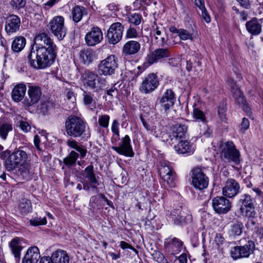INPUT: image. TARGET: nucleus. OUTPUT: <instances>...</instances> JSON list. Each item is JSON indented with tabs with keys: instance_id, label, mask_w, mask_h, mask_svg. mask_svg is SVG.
Instances as JSON below:
<instances>
[{
	"instance_id": "1",
	"label": "nucleus",
	"mask_w": 263,
	"mask_h": 263,
	"mask_svg": "<svg viewBox=\"0 0 263 263\" xmlns=\"http://www.w3.org/2000/svg\"><path fill=\"white\" fill-rule=\"evenodd\" d=\"M56 49L57 46L48 34L39 33L28 56L30 66L38 69L49 67L56 57Z\"/></svg>"
},
{
	"instance_id": "2",
	"label": "nucleus",
	"mask_w": 263,
	"mask_h": 263,
	"mask_svg": "<svg viewBox=\"0 0 263 263\" xmlns=\"http://www.w3.org/2000/svg\"><path fill=\"white\" fill-rule=\"evenodd\" d=\"M65 127L67 134L71 137L83 139L90 136L87 122L80 117L75 115L68 116L65 120Z\"/></svg>"
},
{
	"instance_id": "3",
	"label": "nucleus",
	"mask_w": 263,
	"mask_h": 263,
	"mask_svg": "<svg viewBox=\"0 0 263 263\" xmlns=\"http://www.w3.org/2000/svg\"><path fill=\"white\" fill-rule=\"evenodd\" d=\"M1 158L5 160L4 165L6 170L10 172L23 165L27 160L28 156L26 152L22 149H18L11 154L7 150L1 153Z\"/></svg>"
},
{
	"instance_id": "4",
	"label": "nucleus",
	"mask_w": 263,
	"mask_h": 263,
	"mask_svg": "<svg viewBox=\"0 0 263 263\" xmlns=\"http://www.w3.org/2000/svg\"><path fill=\"white\" fill-rule=\"evenodd\" d=\"M217 145L222 161L233 162L235 164L240 163V153L232 142L220 141Z\"/></svg>"
},
{
	"instance_id": "5",
	"label": "nucleus",
	"mask_w": 263,
	"mask_h": 263,
	"mask_svg": "<svg viewBox=\"0 0 263 263\" xmlns=\"http://www.w3.org/2000/svg\"><path fill=\"white\" fill-rule=\"evenodd\" d=\"M166 215L176 225L182 226L192 220V215L186 212L185 208L181 206H176L171 211H168Z\"/></svg>"
},
{
	"instance_id": "6",
	"label": "nucleus",
	"mask_w": 263,
	"mask_h": 263,
	"mask_svg": "<svg viewBox=\"0 0 263 263\" xmlns=\"http://www.w3.org/2000/svg\"><path fill=\"white\" fill-rule=\"evenodd\" d=\"M64 18L62 16H55L49 22L48 28L51 33L61 41L67 34V28L64 25Z\"/></svg>"
},
{
	"instance_id": "7",
	"label": "nucleus",
	"mask_w": 263,
	"mask_h": 263,
	"mask_svg": "<svg viewBox=\"0 0 263 263\" xmlns=\"http://www.w3.org/2000/svg\"><path fill=\"white\" fill-rule=\"evenodd\" d=\"M159 172L163 180L171 187L175 186V173L171 163L166 161L161 160L159 163Z\"/></svg>"
},
{
	"instance_id": "8",
	"label": "nucleus",
	"mask_w": 263,
	"mask_h": 263,
	"mask_svg": "<svg viewBox=\"0 0 263 263\" xmlns=\"http://www.w3.org/2000/svg\"><path fill=\"white\" fill-rule=\"evenodd\" d=\"M85 177L88 181H84L83 183V189L86 191H92L94 194L99 192L98 186L99 183L96 177V175L93 173V166L90 165L85 168Z\"/></svg>"
},
{
	"instance_id": "9",
	"label": "nucleus",
	"mask_w": 263,
	"mask_h": 263,
	"mask_svg": "<svg viewBox=\"0 0 263 263\" xmlns=\"http://www.w3.org/2000/svg\"><path fill=\"white\" fill-rule=\"evenodd\" d=\"M192 182L195 188L199 190L206 189L209 184V178L201 168L192 170Z\"/></svg>"
},
{
	"instance_id": "10",
	"label": "nucleus",
	"mask_w": 263,
	"mask_h": 263,
	"mask_svg": "<svg viewBox=\"0 0 263 263\" xmlns=\"http://www.w3.org/2000/svg\"><path fill=\"white\" fill-rule=\"evenodd\" d=\"M117 67V58L115 55H111L101 61L98 65V71L100 74L105 76L111 75L114 73Z\"/></svg>"
},
{
	"instance_id": "11",
	"label": "nucleus",
	"mask_w": 263,
	"mask_h": 263,
	"mask_svg": "<svg viewBox=\"0 0 263 263\" xmlns=\"http://www.w3.org/2000/svg\"><path fill=\"white\" fill-rule=\"evenodd\" d=\"M111 149L118 154L126 157H132L134 156L132 146L130 143V138L128 135H125L121 139L118 146H112Z\"/></svg>"
},
{
	"instance_id": "12",
	"label": "nucleus",
	"mask_w": 263,
	"mask_h": 263,
	"mask_svg": "<svg viewBox=\"0 0 263 263\" xmlns=\"http://www.w3.org/2000/svg\"><path fill=\"white\" fill-rule=\"evenodd\" d=\"M124 26L120 22L112 24L109 28L107 37L110 44H116L122 39Z\"/></svg>"
},
{
	"instance_id": "13",
	"label": "nucleus",
	"mask_w": 263,
	"mask_h": 263,
	"mask_svg": "<svg viewBox=\"0 0 263 263\" xmlns=\"http://www.w3.org/2000/svg\"><path fill=\"white\" fill-rule=\"evenodd\" d=\"M212 207L218 214H225L230 211L232 203L225 196H217L212 200Z\"/></svg>"
},
{
	"instance_id": "14",
	"label": "nucleus",
	"mask_w": 263,
	"mask_h": 263,
	"mask_svg": "<svg viewBox=\"0 0 263 263\" xmlns=\"http://www.w3.org/2000/svg\"><path fill=\"white\" fill-rule=\"evenodd\" d=\"M164 248L168 253L174 255L179 254L185 249L181 240L172 236L165 239Z\"/></svg>"
},
{
	"instance_id": "15",
	"label": "nucleus",
	"mask_w": 263,
	"mask_h": 263,
	"mask_svg": "<svg viewBox=\"0 0 263 263\" xmlns=\"http://www.w3.org/2000/svg\"><path fill=\"white\" fill-rule=\"evenodd\" d=\"M232 92L233 93L235 103L239 105L243 111L246 112L247 115L250 118H251L252 116L251 109L249 106L245 96L240 89L237 87L235 88L234 87H232Z\"/></svg>"
},
{
	"instance_id": "16",
	"label": "nucleus",
	"mask_w": 263,
	"mask_h": 263,
	"mask_svg": "<svg viewBox=\"0 0 263 263\" xmlns=\"http://www.w3.org/2000/svg\"><path fill=\"white\" fill-rule=\"evenodd\" d=\"M239 191V183L235 179L230 178L226 181L222 192L224 196L232 198L238 194Z\"/></svg>"
},
{
	"instance_id": "17",
	"label": "nucleus",
	"mask_w": 263,
	"mask_h": 263,
	"mask_svg": "<svg viewBox=\"0 0 263 263\" xmlns=\"http://www.w3.org/2000/svg\"><path fill=\"white\" fill-rule=\"evenodd\" d=\"M21 26L20 18L14 14L9 15L6 20L5 29L9 35L18 31Z\"/></svg>"
},
{
	"instance_id": "18",
	"label": "nucleus",
	"mask_w": 263,
	"mask_h": 263,
	"mask_svg": "<svg viewBox=\"0 0 263 263\" xmlns=\"http://www.w3.org/2000/svg\"><path fill=\"white\" fill-rule=\"evenodd\" d=\"M170 55V51L167 48H157L147 55L146 60L148 63L152 65Z\"/></svg>"
},
{
	"instance_id": "19",
	"label": "nucleus",
	"mask_w": 263,
	"mask_h": 263,
	"mask_svg": "<svg viewBox=\"0 0 263 263\" xmlns=\"http://www.w3.org/2000/svg\"><path fill=\"white\" fill-rule=\"evenodd\" d=\"M103 33L100 28L98 27H93L90 31L85 35V41L89 46H95L103 40Z\"/></svg>"
},
{
	"instance_id": "20",
	"label": "nucleus",
	"mask_w": 263,
	"mask_h": 263,
	"mask_svg": "<svg viewBox=\"0 0 263 263\" xmlns=\"http://www.w3.org/2000/svg\"><path fill=\"white\" fill-rule=\"evenodd\" d=\"M28 93L29 99H26L23 101V104L26 107H29L37 103L42 95L41 88L36 86L29 87Z\"/></svg>"
},
{
	"instance_id": "21",
	"label": "nucleus",
	"mask_w": 263,
	"mask_h": 263,
	"mask_svg": "<svg viewBox=\"0 0 263 263\" xmlns=\"http://www.w3.org/2000/svg\"><path fill=\"white\" fill-rule=\"evenodd\" d=\"M174 92L171 89H167L161 97L159 103L162 109L166 111L174 105Z\"/></svg>"
},
{
	"instance_id": "22",
	"label": "nucleus",
	"mask_w": 263,
	"mask_h": 263,
	"mask_svg": "<svg viewBox=\"0 0 263 263\" xmlns=\"http://www.w3.org/2000/svg\"><path fill=\"white\" fill-rule=\"evenodd\" d=\"M40 257L39 248L32 247L27 250L22 259V263H37Z\"/></svg>"
},
{
	"instance_id": "23",
	"label": "nucleus",
	"mask_w": 263,
	"mask_h": 263,
	"mask_svg": "<svg viewBox=\"0 0 263 263\" xmlns=\"http://www.w3.org/2000/svg\"><path fill=\"white\" fill-rule=\"evenodd\" d=\"M141 48L140 44L136 41L127 42L123 46L122 53L125 56H129L137 53Z\"/></svg>"
},
{
	"instance_id": "24",
	"label": "nucleus",
	"mask_w": 263,
	"mask_h": 263,
	"mask_svg": "<svg viewBox=\"0 0 263 263\" xmlns=\"http://www.w3.org/2000/svg\"><path fill=\"white\" fill-rule=\"evenodd\" d=\"M187 126L185 125H176L173 127L172 132L170 134L169 138L172 143L173 141L178 142L180 139L185 137L187 131Z\"/></svg>"
},
{
	"instance_id": "25",
	"label": "nucleus",
	"mask_w": 263,
	"mask_h": 263,
	"mask_svg": "<svg viewBox=\"0 0 263 263\" xmlns=\"http://www.w3.org/2000/svg\"><path fill=\"white\" fill-rule=\"evenodd\" d=\"M23 239L20 237H15L10 243V247L15 258L16 262H19L21 259V251L23 249L22 242Z\"/></svg>"
},
{
	"instance_id": "26",
	"label": "nucleus",
	"mask_w": 263,
	"mask_h": 263,
	"mask_svg": "<svg viewBox=\"0 0 263 263\" xmlns=\"http://www.w3.org/2000/svg\"><path fill=\"white\" fill-rule=\"evenodd\" d=\"M261 20L257 18H253L249 21L247 22L246 27L247 31L253 35H257L261 32Z\"/></svg>"
},
{
	"instance_id": "27",
	"label": "nucleus",
	"mask_w": 263,
	"mask_h": 263,
	"mask_svg": "<svg viewBox=\"0 0 263 263\" xmlns=\"http://www.w3.org/2000/svg\"><path fill=\"white\" fill-rule=\"evenodd\" d=\"M174 149L178 154L191 155L194 152L192 144L187 140H181L178 144L175 145Z\"/></svg>"
},
{
	"instance_id": "28",
	"label": "nucleus",
	"mask_w": 263,
	"mask_h": 263,
	"mask_svg": "<svg viewBox=\"0 0 263 263\" xmlns=\"http://www.w3.org/2000/svg\"><path fill=\"white\" fill-rule=\"evenodd\" d=\"M52 263H69V258L67 252L63 250L54 251L49 257Z\"/></svg>"
},
{
	"instance_id": "29",
	"label": "nucleus",
	"mask_w": 263,
	"mask_h": 263,
	"mask_svg": "<svg viewBox=\"0 0 263 263\" xmlns=\"http://www.w3.org/2000/svg\"><path fill=\"white\" fill-rule=\"evenodd\" d=\"M26 91V87L24 83H19L13 89L12 98L15 102H20L24 98Z\"/></svg>"
},
{
	"instance_id": "30",
	"label": "nucleus",
	"mask_w": 263,
	"mask_h": 263,
	"mask_svg": "<svg viewBox=\"0 0 263 263\" xmlns=\"http://www.w3.org/2000/svg\"><path fill=\"white\" fill-rule=\"evenodd\" d=\"M26 44V40L24 36H16L12 42L11 50L14 53H18L24 48Z\"/></svg>"
},
{
	"instance_id": "31",
	"label": "nucleus",
	"mask_w": 263,
	"mask_h": 263,
	"mask_svg": "<svg viewBox=\"0 0 263 263\" xmlns=\"http://www.w3.org/2000/svg\"><path fill=\"white\" fill-rule=\"evenodd\" d=\"M87 14L86 9L82 6H76L71 10V15L73 21L75 23L79 22L84 15Z\"/></svg>"
},
{
	"instance_id": "32",
	"label": "nucleus",
	"mask_w": 263,
	"mask_h": 263,
	"mask_svg": "<svg viewBox=\"0 0 263 263\" xmlns=\"http://www.w3.org/2000/svg\"><path fill=\"white\" fill-rule=\"evenodd\" d=\"M80 80L83 82H100V78L94 72L88 70H85L81 74Z\"/></svg>"
},
{
	"instance_id": "33",
	"label": "nucleus",
	"mask_w": 263,
	"mask_h": 263,
	"mask_svg": "<svg viewBox=\"0 0 263 263\" xmlns=\"http://www.w3.org/2000/svg\"><path fill=\"white\" fill-rule=\"evenodd\" d=\"M67 145L70 147L76 149L80 153V157L84 158L87 153V149L82 145H80L79 143L73 139H69L66 142Z\"/></svg>"
},
{
	"instance_id": "34",
	"label": "nucleus",
	"mask_w": 263,
	"mask_h": 263,
	"mask_svg": "<svg viewBox=\"0 0 263 263\" xmlns=\"http://www.w3.org/2000/svg\"><path fill=\"white\" fill-rule=\"evenodd\" d=\"M93 59V54L90 49L84 48L79 52V60L84 64H89Z\"/></svg>"
},
{
	"instance_id": "35",
	"label": "nucleus",
	"mask_w": 263,
	"mask_h": 263,
	"mask_svg": "<svg viewBox=\"0 0 263 263\" xmlns=\"http://www.w3.org/2000/svg\"><path fill=\"white\" fill-rule=\"evenodd\" d=\"M255 246L254 242L252 240L248 241L247 243L243 246H239L241 256L248 257L253 252Z\"/></svg>"
},
{
	"instance_id": "36",
	"label": "nucleus",
	"mask_w": 263,
	"mask_h": 263,
	"mask_svg": "<svg viewBox=\"0 0 263 263\" xmlns=\"http://www.w3.org/2000/svg\"><path fill=\"white\" fill-rule=\"evenodd\" d=\"M240 211L243 216L249 219H253L257 217L255 204L246 208H240Z\"/></svg>"
},
{
	"instance_id": "37",
	"label": "nucleus",
	"mask_w": 263,
	"mask_h": 263,
	"mask_svg": "<svg viewBox=\"0 0 263 263\" xmlns=\"http://www.w3.org/2000/svg\"><path fill=\"white\" fill-rule=\"evenodd\" d=\"M255 201L251 196L247 194H243L241 196L238 203L240 204V208H246L250 205L254 204Z\"/></svg>"
},
{
	"instance_id": "38",
	"label": "nucleus",
	"mask_w": 263,
	"mask_h": 263,
	"mask_svg": "<svg viewBox=\"0 0 263 263\" xmlns=\"http://www.w3.org/2000/svg\"><path fill=\"white\" fill-rule=\"evenodd\" d=\"M243 225L241 222L235 221L230 226V232L233 236H239L241 234Z\"/></svg>"
},
{
	"instance_id": "39",
	"label": "nucleus",
	"mask_w": 263,
	"mask_h": 263,
	"mask_svg": "<svg viewBox=\"0 0 263 263\" xmlns=\"http://www.w3.org/2000/svg\"><path fill=\"white\" fill-rule=\"evenodd\" d=\"M79 155L74 151H71L69 154L63 159V162L67 166H70L74 164Z\"/></svg>"
},
{
	"instance_id": "40",
	"label": "nucleus",
	"mask_w": 263,
	"mask_h": 263,
	"mask_svg": "<svg viewBox=\"0 0 263 263\" xmlns=\"http://www.w3.org/2000/svg\"><path fill=\"white\" fill-rule=\"evenodd\" d=\"M12 130V125L8 123H0V138L5 140L8 133Z\"/></svg>"
},
{
	"instance_id": "41",
	"label": "nucleus",
	"mask_w": 263,
	"mask_h": 263,
	"mask_svg": "<svg viewBox=\"0 0 263 263\" xmlns=\"http://www.w3.org/2000/svg\"><path fill=\"white\" fill-rule=\"evenodd\" d=\"M153 257L154 260L156 261L158 263H170L165 258L164 255L158 250H153L151 249V252H149Z\"/></svg>"
},
{
	"instance_id": "42",
	"label": "nucleus",
	"mask_w": 263,
	"mask_h": 263,
	"mask_svg": "<svg viewBox=\"0 0 263 263\" xmlns=\"http://www.w3.org/2000/svg\"><path fill=\"white\" fill-rule=\"evenodd\" d=\"M18 208L23 213H27L32 209L31 201L27 199H23L20 202Z\"/></svg>"
},
{
	"instance_id": "43",
	"label": "nucleus",
	"mask_w": 263,
	"mask_h": 263,
	"mask_svg": "<svg viewBox=\"0 0 263 263\" xmlns=\"http://www.w3.org/2000/svg\"><path fill=\"white\" fill-rule=\"evenodd\" d=\"M158 83H141L140 90L141 92L147 93L154 91L158 86Z\"/></svg>"
},
{
	"instance_id": "44",
	"label": "nucleus",
	"mask_w": 263,
	"mask_h": 263,
	"mask_svg": "<svg viewBox=\"0 0 263 263\" xmlns=\"http://www.w3.org/2000/svg\"><path fill=\"white\" fill-rule=\"evenodd\" d=\"M52 107L53 103L49 100H46L40 104L38 106V109L43 115H45Z\"/></svg>"
},
{
	"instance_id": "45",
	"label": "nucleus",
	"mask_w": 263,
	"mask_h": 263,
	"mask_svg": "<svg viewBox=\"0 0 263 263\" xmlns=\"http://www.w3.org/2000/svg\"><path fill=\"white\" fill-rule=\"evenodd\" d=\"M154 32L155 38L156 40H157V43H159L160 46H163L167 42L166 37L162 35L161 31L159 30L158 27H157Z\"/></svg>"
},
{
	"instance_id": "46",
	"label": "nucleus",
	"mask_w": 263,
	"mask_h": 263,
	"mask_svg": "<svg viewBox=\"0 0 263 263\" xmlns=\"http://www.w3.org/2000/svg\"><path fill=\"white\" fill-rule=\"evenodd\" d=\"M142 20V17L141 15L138 13H134L130 14L128 17V21L134 25H139Z\"/></svg>"
},
{
	"instance_id": "47",
	"label": "nucleus",
	"mask_w": 263,
	"mask_h": 263,
	"mask_svg": "<svg viewBox=\"0 0 263 263\" xmlns=\"http://www.w3.org/2000/svg\"><path fill=\"white\" fill-rule=\"evenodd\" d=\"M29 222L31 225L33 226H37L40 225L46 224L47 223L46 218L44 217H34L30 219Z\"/></svg>"
},
{
	"instance_id": "48",
	"label": "nucleus",
	"mask_w": 263,
	"mask_h": 263,
	"mask_svg": "<svg viewBox=\"0 0 263 263\" xmlns=\"http://www.w3.org/2000/svg\"><path fill=\"white\" fill-rule=\"evenodd\" d=\"M110 117L107 115L100 116L98 119L99 125L104 128H107L109 125Z\"/></svg>"
},
{
	"instance_id": "49",
	"label": "nucleus",
	"mask_w": 263,
	"mask_h": 263,
	"mask_svg": "<svg viewBox=\"0 0 263 263\" xmlns=\"http://www.w3.org/2000/svg\"><path fill=\"white\" fill-rule=\"evenodd\" d=\"M178 36L182 40H193L192 35L188 31L183 29H180Z\"/></svg>"
},
{
	"instance_id": "50",
	"label": "nucleus",
	"mask_w": 263,
	"mask_h": 263,
	"mask_svg": "<svg viewBox=\"0 0 263 263\" xmlns=\"http://www.w3.org/2000/svg\"><path fill=\"white\" fill-rule=\"evenodd\" d=\"M26 0H11L10 4L13 8L19 9L25 7Z\"/></svg>"
},
{
	"instance_id": "51",
	"label": "nucleus",
	"mask_w": 263,
	"mask_h": 263,
	"mask_svg": "<svg viewBox=\"0 0 263 263\" xmlns=\"http://www.w3.org/2000/svg\"><path fill=\"white\" fill-rule=\"evenodd\" d=\"M226 111L227 108L226 105L222 104L218 107V113L221 121L225 122L226 121Z\"/></svg>"
},
{
	"instance_id": "52",
	"label": "nucleus",
	"mask_w": 263,
	"mask_h": 263,
	"mask_svg": "<svg viewBox=\"0 0 263 263\" xmlns=\"http://www.w3.org/2000/svg\"><path fill=\"white\" fill-rule=\"evenodd\" d=\"M240 251L239 246H235L232 248L230 251L232 257L235 260L242 258Z\"/></svg>"
},
{
	"instance_id": "53",
	"label": "nucleus",
	"mask_w": 263,
	"mask_h": 263,
	"mask_svg": "<svg viewBox=\"0 0 263 263\" xmlns=\"http://www.w3.org/2000/svg\"><path fill=\"white\" fill-rule=\"evenodd\" d=\"M19 127L24 133L28 132L31 129L29 123L25 120H20L18 122Z\"/></svg>"
},
{
	"instance_id": "54",
	"label": "nucleus",
	"mask_w": 263,
	"mask_h": 263,
	"mask_svg": "<svg viewBox=\"0 0 263 263\" xmlns=\"http://www.w3.org/2000/svg\"><path fill=\"white\" fill-rule=\"evenodd\" d=\"M193 115L195 119L201 121H204L205 117L203 112L198 108H195L193 110Z\"/></svg>"
},
{
	"instance_id": "55",
	"label": "nucleus",
	"mask_w": 263,
	"mask_h": 263,
	"mask_svg": "<svg viewBox=\"0 0 263 263\" xmlns=\"http://www.w3.org/2000/svg\"><path fill=\"white\" fill-rule=\"evenodd\" d=\"M138 36V33L136 29L130 26L126 31V37L127 38H135Z\"/></svg>"
},
{
	"instance_id": "56",
	"label": "nucleus",
	"mask_w": 263,
	"mask_h": 263,
	"mask_svg": "<svg viewBox=\"0 0 263 263\" xmlns=\"http://www.w3.org/2000/svg\"><path fill=\"white\" fill-rule=\"evenodd\" d=\"M38 154L41 157L42 161L45 163L48 162L51 159V155L47 151H42L41 149V151H39Z\"/></svg>"
},
{
	"instance_id": "57",
	"label": "nucleus",
	"mask_w": 263,
	"mask_h": 263,
	"mask_svg": "<svg viewBox=\"0 0 263 263\" xmlns=\"http://www.w3.org/2000/svg\"><path fill=\"white\" fill-rule=\"evenodd\" d=\"M161 80L158 79L157 76L156 74L152 73L148 74L145 78V80L142 82H159Z\"/></svg>"
},
{
	"instance_id": "58",
	"label": "nucleus",
	"mask_w": 263,
	"mask_h": 263,
	"mask_svg": "<svg viewBox=\"0 0 263 263\" xmlns=\"http://www.w3.org/2000/svg\"><path fill=\"white\" fill-rule=\"evenodd\" d=\"M240 126V130L244 133L247 129L249 128L250 126V122L249 120L246 118H243Z\"/></svg>"
},
{
	"instance_id": "59",
	"label": "nucleus",
	"mask_w": 263,
	"mask_h": 263,
	"mask_svg": "<svg viewBox=\"0 0 263 263\" xmlns=\"http://www.w3.org/2000/svg\"><path fill=\"white\" fill-rule=\"evenodd\" d=\"M168 64L172 67H178L180 65V60L178 58L169 59Z\"/></svg>"
},
{
	"instance_id": "60",
	"label": "nucleus",
	"mask_w": 263,
	"mask_h": 263,
	"mask_svg": "<svg viewBox=\"0 0 263 263\" xmlns=\"http://www.w3.org/2000/svg\"><path fill=\"white\" fill-rule=\"evenodd\" d=\"M59 1L60 0H49L47 2L43 5V8L46 10H48Z\"/></svg>"
},
{
	"instance_id": "61",
	"label": "nucleus",
	"mask_w": 263,
	"mask_h": 263,
	"mask_svg": "<svg viewBox=\"0 0 263 263\" xmlns=\"http://www.w3.org/2000/svg\"><path fill=\"white\" fill-rule=\"evenodd\" d=\"M120 247L123 249H129L135 252L136 253H138V251L136 249H135L133 247H132L131 245L126 242L125 241H121Z\"/></svg>"
},
{
	"instance_id": "62",
	"label": "nucleus",
	"mask_w": 263,
	"mask_h": 263,
	"mask_svg": "<svg viewBox=\"0 0 263 263\" xmlns=\"http://www.w3.org/2000/svg\"><path fill=\"white\" fill-rule=\"evenodd\" d=\"M225 240L224 238L221 234H217L215 238V242L218 246L223 245Z\"/></svg>"
},
{
	"instance_id": "63",
	"label": "nucleus",
	"mask_w": 263,
	"mask_h": 263,
	"mask_svg": "<svg viewBox=\"0 0 263 263\" xmlns=\"http://www.w3.org/2000/svg\"><path fill=\"white\" fill-rule=\"evenodd\" d=\"M119 123L117 120H114L112 122L111 127V130L112 133H119Z\"/></svg>"
},
{
	"instance_id": "64",
	"label": "nucleus",
	"mask_w": 263,
	"mask_h": 263,
	"mask_svg": "<svg viewBox=\"0 0 263 263\" xmlns=\"http://www.w3.org/2000/svg\"><path fill=\"white\" fill-rule=\"evenodd\" d=\"M201 16L202 18L205 21V22L207 23H209L211 22V17L208 13L206 9L201 11Z\"/></svg>"
}]
</instances>
